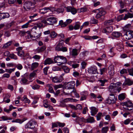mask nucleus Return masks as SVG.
<instances>
[{
    "label": "nucleus",
    "mask_w": 133,
    "mask_h": 133,
    "mask_svg": "<svg viewBox=\"0 0 133 133\" xmlns=\"http://www.w3.org/2000/svg\"><path fill=\"white\" fill-rule=\"evenodd\" d=\"M91 110L90 113L92 116H93L96 114L98 111V110L95 107H92L90 108Z\"/></svg>",
    "instance_id": "16"
},
{
    "label": "nucleus",
    "mask_w": 133,
    "mask_h": 133,
    "mask_svg": "<svg viewBox=\"0 0 133 133\" xmlns=\"http://www.w3.org/2000/svg\"><path fill=\"white\" fill-rule=\"evenodd\" d=\"M48 68L49 67H46L43 69V72L44 74L45 75H47V74Z\"/></svg>",
    "instance_id": "61"
},
{
    "label": "nucleus",
    "mask_w": 133,
    "mask_h": 133,
    "mask_svg": "<svg viewBox=\"0 0 133 133\" xmlns=\"http://www.w3.org/2000/svg\"><path fill=\"white\" fill-rule=\"evenodd\" d=\"M75 84V81H72L67 83L65 85V88L67 89H73Z\"/></svg>",
    "instance_id": "8"
},
{
    "label": "nucleus",
    "mask_w": 133,
    "mask_h": 133,
    "mask_svg": "<svg viewBox=\"0 0 133 133\" xmlns=\"http://www.w3.org/2000/svg\"><path fill=\"white\" fill-rule=\"evenodd\" d=\"M12 41H9L6 43L4 44L3 46V48L4 49H6L9 46H10L11 44Z\"/></svg>",
    "instance_id": "36"
},
{
    "label": "nucleus",
    "mask_w": 133,
    "mask_h": 133,
    "mask_svg": "<svg viewBox=\"0 0 133 133\" xmlns=\"http://www.w3.org/2000/svg\"><path fill=\"white\" fill-rule=\"evenodd\" d=\"M80 25L81 23L79 22H76L75 25L74 26V29L75 30L78 29L80 28Z\"/></svg>",
    "instance_id": "38"
},
{
    "label": "nucleus",
    "mask_w": 133,
    "mask_h": 133,
    "mask_svg": "<svg viewBox=\"0 0 133 133\" xmlns=\"http://www.w3.org/2000/svg\"><path fill=\"white\" fill-rule=\"evenodd\" d=\"M128 70L129 74L130 75L133 76V68H131L128 69Z\"/></svg>",
    "instance_id": "55"
},
{
    "label": "nucleus",
    "mask_w": 133,
    "mask_h": 133,
    "mask_svg": "<svg viewBox=\"0 0 133 133\" xmlns=\"http://www.w3.org/2000/svg\"><path fill=\"white\" fill-rule=\"evenodd\" d=\"M17 54L19 56L21 57L23 56L24 55V52L22 51L18 52Z\"/></svg>",
    "instance_id": "59"
},
{
    "label": "nucleus",
    "mask_w": 133,
    "mask_h": 133,
    "mask_svg": "<svg viewBox=\"0 0 133 133\" xmlns=\"http://www.w3.org/2000/svg\"><path fill=\"white\" fill-rule=\"evenodd\" d=\"M38 65V63L37 62H34L32 64L31 66V68L34 70L35 68H37Z\"/></svg>",
    "instance_id": "44"
},
{
    "label": "nucleus",
    "mask_w": 133,
    "mask_h": 133,
    "mask_svg": "<svg viewBox=\"0 0 133 133\" xmlns=\"http://www.w3.org/2000/svg\"><path fill=\"white\" fill-rule=\"evenodd\" d=\"M10 15L8 13H0V19L6 18H8Z\"/></svg>",
    "instance_id": "18"
},
{
    "label": "nucleus",
    "mask_w": 133,
    "mask_h": 133,
    "mask_svg": "<svg viewBox=\"0 0 133 133\" xmlns=\"http://www.w3.org/2000/svg\"><path fill=\"white\" fill-rule=\"evenodd\" d=\"M56 18L54 17H50L42 21V22L45 25H52L56 23Z\"/></svg>",
    "instance_id": "2"
},
{
    "label": "nucleus",
    "mask_w": 133,
    "mask_h": 133,
    "mask_svg": "<svg viewBox=\"0 0 133 133\" xmlns=\"http://www.w3.org/2000/svg\"><path fill=\"white\" fill-rule=\"evenodd\" d=\"M102 113L101 112H99L96 116L97 119V121L99 120L101 118V117L102 116Z\"/></svg>",
    "instance_id": "51"
},
{
    "label": "nucleus",
    "mask_w": 133,
    "mask_h": 133,
    "mask_svg": "<svg viewBox=\"0 0 133 133\" xmlns=\"http://www.w3.org/2000/svg\"><path fill=\"white\" fill-rule=\"evenodd\" d=\"M52 77V81L54 83L61 82L62 81V80L58 77L55 76L53 77Z\"/></svg>",
    "instance_id": "25"
},
{
    "label": "nucleus",
    "mask_w": 133,
    "mask_h": 133,
    "mask_svg": "<svg viewBox=\"0 0 133 133\" xmlns=\"http://www.w3.org/2000/svg\"><path fill=\"white\" fill-rule=\"evenodd\" d=\"M27 79L25 78H22L20 81V82L22 84L24 85L27 84Z\"/></svg>",
    "instance_id": "40"
},
{
    "label": "nucleus",
    "mask_w": 133,
    "mask_h": 133,
    "mask_svg": "<svg viewBox=\"0 0 133 133\" xmlns=\"http://www.w3.org/2000/svg\"><path fill=\"white\" fill-rule=\"evenodd\" d=\"M19 70H21L23 68L22 65L20 64H18L16 66Z\"/></svg>",
    "instance_id": "60"
},
{
    "label": "nucleus",
    "mask_w": 133,
    "mask_h": 133,
    "mask_svg": "<svg viewBox=\"0 0 133 133\" xmlns=\"http://www.w3.org/2000/svg\"><path fill=\"white\" fill-rule=\"evenodd\" d=\"M88 10L85 7H83L80 9H78V12L79 13L84 12L87 11Z\"/></svg>",
    "instance_id": "33"
},
{
    "label": "nucleus",
    "mask_w": 133,
    "mask_h": 133,
    "mask_svg": "<svg viewBox=\"0 0 133 133\" xmlns=\"http://www.w3.org/2000/svg\"><path fill=\"white\" fill-rule=\"evenodd\" d=\"M100 74L101 75H103L104 72L107 71V69L105 68H103L100 69Z\"/></svg>",
    "instance_id": "49"
},
{
    "label": "nucleus",
    "mask_w": 133,
    "mask_h": 133,
    "mask_svg": "<svg viewBox=\"0 0 133 133\" xmlns=\"http://www.w3.org/2000/svg\"><path fill=\"white\" fill-rule=\"evenodd\" d=\"M123 105L125 106L128 108H125L126 110H130L133 108V104L131 101L129 100L123 103Z\"/></svg>",
    "instance_id": "5"
},
{
    "label": "nucleus",
    "mask_w": 133,
    "mask_h": 133,
    "mask_svg": "<svg viewBox=\"0 0 133 133\" xmlns=\"http://www.w3.org/2000/svg\"><path fill=\"white\" fill-rule=\"evenodd\" d=\"M122 33L118 31H114L112 33V35L113 37L118 38L122 36Z\"/></svg>",
    "instance_id": "17"
},
{
    "label": "nucleus",
    "mask_w": 133,
    "mask_h": 133,
    "mask_svg": "<svg viewBox=\"0 0 133 133\" xmlns=\"http://www.w3.org/2000/svg\"><path fill=\"white\" fill-rule=\"evenodd\" d=\"M70 95L71 96L73 97L74 96L77 98H79V94L77 92L76 89H74L72 91L70 92Z\"/></svg>",
    "instance_id": "21"
},
{
    "label": "nucleus",
    "mask_w": 133,
    "mask_h": 133,
    "mask_svg": "<svg viewBox=\"0 0 133 133\" xmlns=\"http://www.w3.org/2000/svg\"><path fill=\"white\" fill-rule=\"evenodd\" d=\"M117 48L119 51H120L123 49V46L122 44H119L117 45Z\"/></svg>",
    "instance_id": "46"
},
{
    "label": "nucleus",
    "mask_w": 133,
    "mask_h": 133,
    "mask_svg": "<svg viewBox=\"0 0 133 133\" xmlns=\"http://www.w3.org/2000/svg\"><path fill=\"white\" fill-rule=\"evenodd\" d=\"M32 89L34 90H38L39 89L40 86L37 84H35L34 85H30Z\"/></svg>",
    "instance_id": "39"
},
{
    "label": "nucleus",
    "mask_w": 133,
    "mask_h": 133,
    "mask_svg": "<svg viewBox=\"0 0 133 133\" xmlns=\"http://www.w3.org/2000/svg\"><path fill=\"white\" fill-rule=\"evenodd\" d=\"M15 70V68H14L12 69H5V71L11 74L12 72H14Z\"/></svg>",
    "instance_id": "43"
},
{
    "label": "nucleus",
    "mask_w": 133,
    "mask_h": 133,
    "mask_svg": "<svg viewBox=\"0 0 133 133\" xmlns=\"http://www.w3.org/2000/svg\"><path fill=\"white\" fill-rule=\"evenodd\" d=\"M39 12L41 14H45L48 12H50V10L49 8H44L40 9Z\"/></svg>",
    "instance_id": "22"
},
{
    "label": "nucleus",
    "mask_w": 133,
    "mask_h": 133,
    "mask_svg": "<svg viewBox=\"0 0 133 133\" xmlns=\"http://www.w3.org/2000/svg\"><path fill=\"white\" fill-rule=\"evenodd\" d=\"M114 19H112L105 21L104 22V24L105 25H109L113 23L114 21Z\"/></svg>",
    "instance_id": "27"
},
{
    "label": "nucleus",
    "mask_w": 133,
    "mask_h": 133,
    "mask_svg": "<svg viewBox=\"0 0 133 133\" xmlns=\"http://www.w3.org/2000/svg\"><path fill=\"white\" fill-rule=\"evenodd\" d=\"M9 57H10L11 59H14L15 60H16L17 59V56L13 54H10Z\"/></svg>",
    "instance_id": "47"
},
{
    "label": "nucleus",
    "mask_w": 133,
    "mask_h": 133,
    "mask_svg": "<svg viewBox=\"0 0 133 133\" xmlns=\"http://www.w3.org/2000/svg\"><path fill=\"white\" fill-rule=\"evenodd\" d=\"M35 30L34 31H33V34L30 33L28 34V36L29 38H34L35 39H37L39 38L41 35V32L40 31L38 32Z\"/></svg>",
    "instance_id": "6"
},
{
    "label": "nucleus",
    "mask_w": 133,
    "mask_h": 133,
    "mask_svg": "<svg viewBox=\"0 0 133 133\" xmlns=\"http://www.w3.org/2000/svg\"><path fill=\"white\" fill-rule=\"evenodd\" d=\"M70 54L73 56H77L78 54V50L76 49H72L71 48H69Z\"/></svg>",
    "instance_id": "15"
},
{
    "label": "nucleus",
    "mask_w": 133,
    "mask_h": 133,
    "mask_svg": "<svg viewBox=\"0 0 133 133\" xmlns=\"http://www.w3.org/2000/svg\"><path fill=\"white\" fill-rule=\"evenodd\" d=\"M86 120L88 123H93L95 122V120L94 119V117H90L87 119Z\"/></svg>",
    "instance_id": "35"
},
{
    "label": "nucleus",
    "mask_w": 133,
    "mask_h": 133,
    "mask_svg": "<svg viewBox=\"0 0 133 133\" xmlns=\"http://www.w3.org/2000/svg\"><path fill=\"white\" fill-rule=\"evenodd\" d=\"M58 65H62L64 64L66 62L67 60L66 58L64 57L63 56V58H60V60L59 61Z\"/></svg>",
    "instance_id": "19"
},
{
    "label": "nucleus",
    "mask_w": 133,
    "mask_h": 133,
    "mask_svg": "<svg viewBox=\"0 0 133 133\" xmlns=\"http://www.w3.org/2000/svg\"><path fill=\"white\" fill-rule=\"evenodd\" d=\"M114 67L113 65L109 66L108 68V73L110 75L113 76L114 74Z\"/></svg>",
    "instance_id": "13"
},
{
    "label": "nucleus",
    "mask_w": 133,
    "mask_h": 133,
    "mask_svg": "<svg viewBox=\"0 0 133 133\" xmlns=\"http://www.w3.org/2000/svg\"><path fill=\"white\" fill-rule=\"evenodd\" d=\"M90 23L93 24H96L98 22V21L94 18H92L90 20Z\"/></svg>",
    "instance_id": "56"
},
{
    "label": "nucleus",
    "mask_w": 133,
    "mask_h": 133,
    "mask_svg": "<svg viewBox=\"0 0 133 133\" xmlns=\"http://www.w3.org/2000/svg\"><path fill=\"white\" fill-rule=\"evenodd\" d=\"M120 4V6L121 8H124V6L125 5V3L122 1H120L119 2Z\"/></svg>",
    "instance_id": "58"
},
{
    "label": "nucleus",
    "mask_w": 133,
    "mask_h": 133,
    "mask_svg": "<svg viewBox=\"0 0 133 133\" xmlns=\"http://www.w3.org/2000/svg\"><path fill=\"white\" fill-rule=\"evenodd\" d=\"M59 24L61 27H65L67 25L66 22H63L62 20L59 21Z\"/></svg>",
    "instance_id": "41"
},
{
    "label": "nucleus",
    "mask_w": 133,
    "mask_h": 133,
    "mask_svg": "<svg viewBox=\"0 0 133 133\" xmlns=\"http://www.w3.org/2000/svg\"><path fill=\"white\" fill-rule=\"evenodd\" d=\"M127 72V71L126 69H123L122 70H121L120 72V73L121 74H126Z\"/></svg>",
    "instance_id": "62"
},
{
    "label": "nucleus",
    "mask_w": 133,
    "mask_h": 133,
    "mask_svg": "<svg viewBox=\"0 0 133 133\" xmlns=\"http://www.w3.org/2000/svg\"><path fill=\"white\" fill-rule=\"evenodd\" d=\"M66 10L67 12H71L73 15L75 14L77 12L76 9L71 6L67 7L66 8Z\"/></svg>",
    "instance_id": "14"
},
{
    "label": "nucleus",
    "mask_w": 133,
    "mask_h": 133,
    "mask_svg": "<svg viewBox=\"0 0 133 133\" xmlns=\"http://www.w3.org/2000/svg\"><path fill=\"white\" fill-rule=\"evenodd\" d=\"M43 26V25L42 23H39L37 24L35 26L33 27L31 31V33L33 34V31H34L35 30H36L38 28L39 30Z\"/></svg>",
    "instance_id": "12"
},
{
    "label": "nucleus",
    "mask_w": 133,
    "mask_h": 133,
    "mask_svg": "<svg viewBox=\"0 0 133 133\" xmlns=\"http://www.w3.org/2000/svg\"><path fill=\"white\" fill-rule=\"evenodd\" d=\"M39 99V97H35L34 98V99L33 102L32 103V104L33 105L37 103L38 100Z\"/></svg>",
    "instance_id": "50"
},
{
    "label": "nucleus",
    "mask_w": 133,
    "mask_h": 133,
    "mask_svg": "<svg viewBox=\"0 0 133 133\" xmlns=\"http://www.w3.org/2000/svg\"><path fill=\"white\" fill-rule=\"evenodd\" d=\"M46 49V46H44L40 48H38L36 49V51L37 53H40L44 51Z\"/></svg>",
    "instance_id": "24"
},
{
    "label": "nucleus",
    "mask_w": 133,
    "mask_h": 133,
    "mask_svg": "<svg viewBox=\"0 0 133 133\" xmlns=\"http://www.w3.org/2000/svg\"><path fill=\"white\" fill-rule=\"evenodd\" d=\"M63 85L62 84L56 85L54 86V88L55 90H57L58 89L62 88Z\"/></svg>",
    "instance_id": "53"
},
{
    "label": "nucleus",
    "mask_w": 133,
    "mask_h": 133,
    "mask_svg": "<svg viewBox=\"0 0 133 133\" xmlns=\"http://www.w3.org/2000/svg\"><path fill=\"white\" fill-rule=\"evenodd\" d=\"M32 3L30 1L25 2L24 4V8L26 10L29 9L32 6Z\"/></svg>",
    "instance_id": "11"
},
{
    "label": "nucleus",
    "mask_w": 133,
    "mask_h": 133,
    "mask_svg": "<svg viewBox=\"0 0 133 133\" xmlns=\"http://www.w3.org/2000/svg\"><path fill=\"white\" fill-rule=\"evenodd\" d=\"M24 101L26 103L29 104L30 103V101L25 96L24 97Z\"/></svg>",
    "instance_id": "64"
},
{
    "label": "nucleus",
    "mask_w": 133,
    "mask_h": 133,
    "mask_svg": "<svg viewBox=\"0 0 133 133\" xmlns=\"http://www.w3.org/2000/svg\"><path fill=\"white\" fill-rule=\"evenodd\" d=\"M88 72L89 73L92 74L98 73L97 68L95 66H92L89 68L88 69Z\"/></svg>",
    "instance_id": "9"
},
{
    "label": "nucleus",
    "mask_w": 133,
    "mask_h": 133,
    "mask_svg": "<svg viewBox=\"0 0 133 133\" xmlns=\"http://www.w3.org/2000/svg\"><path fill=\"white\" fill-rule=\"evenodd\" d=\"M36 124V122L34 121L31 120L29 121L25 125V128L26 129H33L35 127Z\"/></svg>",
    "instance_id": "7"
},
{
    "label": "nucleus",
    "mask_w": 133,
    "mask_h": 133,
    "mask_svg": "<svg viewBox=\"0 0 133 133\" xmlns=\"http://www.w3.org/2000/svg\"><path fill=\"white\" fill-rule=\"evenodd\" d=\"M3 55L5 56L9 57L10 55V53L9 51H6L4 52Z\"/></svg>",
    "instance_id": "63"
},
{
    "label": "nucleus",
    "mask_w": 133,
    "mask_h": 133,
    "mask_svg": "<svg viewBox=\"0 0 133 133\" xmlns=\"http://www.w3.org/2000/svg\"><path fill=\"white\" fill-rule=\"evenodd\" d=\"M122 83L119 82L111 84L109 86V91L113 94L116 92L117 91L119 92L122 89L120 87Z\"/></svg>",
    "instance_id": "1"
},
{
    "label": "nucleus",
    "mask_w": 133,
    "mask_h": 133,
    "mask_svg": "<svg viewBox=\"0 0 133 133\" xmlns=\"http://www.w3.org/2000/svg\"><path fill=\"white\" fill-rule=\"evenodd\" d=\"M37 71L35 70L30 73L29 75V79H32V78L36 76V75Z\"/></svg>",
    "instance_id": "31"
},
{
    "label": "nucleus",
    "mask_w": 133,
    "mask_h": 133,
    "mask_svg": "<svg viewBox=\"0 0 133 133\" xmlns=\"http://www.w3.org/2000/svg\"><path fill=\"white\" fill-rule=\"evenodd\" d=\"M117 98L113 93L110 94L108 98L106 100V102L109 104L114 103L116 101Z\"/></svg>",
    "instance_id": "3"
},
{
    "label": "nucleus",
    "mask_w": 133,
    "mask_h": 133,
    "mask_svg": "<svg viewBox=\"0 0 133 133\" xmlns=\"http://www.w3.org/2000/svg\"><path fill=\"white\" fill-rule=\"evenodd\" d=\"M41 57V56L39 55H35L34 56H33L32 58H34L35 60H37L39 59Z\"/></svg>",
    "instance_id": "57"
},
{
    "label": "nucleus",
    "mask_w": 133,
    "mask_h": 133,
    "mask_svg": "<svg viewBox=\"0 0 133 133\" xmlns=\"http://www.w3.org/2000/svg\"><path fill=\"white\" fill-rule=\"evenodd\" d=\"M133 17V15L132 14L128 13L125 15L123 19L126 20L128 18H131Z\"/></svg>",
    "instance_id": "28"
},
{
    "label": "nucleus",
    "mask_w": 133,
    "mask_h": 133,
    "mask_svg": "<svg viewBox=\"0 0 133 133\" xmlns=\"http://www.w3.org/2000/svg\"><path fill=\"white\" fill-rule=\"evenodd\" d=\"M47 85L49 87V92L51 93H54V91L53 90L52 85L50 84H48Z\"/></svg>",
    "instance_id": "45"
},
{
    "label": "nucleus",
    "mask_w": 133,
    "mask_h": 133,
    "mask_svg": "<svg viewBox=\"0 0 133 133\" xmlns=\"http://www.w3.org/2000/svg\"><path fill=\"white\" fill-rule=\"evenodd\" d=\"M131 29H132V28L131 24H128L124 27L123 29L124 31H127Z\"/></svg>",
    "instance_id": "32"
},
{
    "label": "nucleus",
    "mask_w": 133,
    "mask_h": 133,
    "mask_svg": "<svg viewBox=\"0 0 133 133\" xmlns=\"http://www.w3.org/2000/svg\"><path fill=\"white\" fill-rule=\"evenodd\" d=\"M62 68L65 72L67 73L69 72L70 69L66 66H62Z\"/></svg>",
    "instance_id": "37"
},
{
    "label": "nucleus",
    "mask_w": 133,
    "mask_h": 133,
    "mask_svg": "<svg viewBox=\"0 0 133 133\" xmlns=\"http://www.w3.org/2000/svg\"><path fill=\"white\" fill-rule=\"evenodd\" d=\"M109 129V128L107 127H103L101 130L102 133H107Z\"/></svg>",
    "instance_id": "42"
},
{
    "label": "nucleus",
    "mask_w": 133,
    "mask_h": 133,
    "mask_svg": "<svg viewBox=\"0 0 133 133\" xmlns=\"http://www.w3.org/2000/svg\"><path fill=\"white\" fill-rule=\"evenodd\" d=\"M125 94L122 93L119 94L118 96V99L121 101L124 99L125 98Z\"/></svg>",
    "instance_id": "34"
},
{
    "label": "nucleus",
    "mask_w": 133,
    "mask_h": 133,
    "mask_svg": "<svg viewBox=\"0 0 133 133\" xmlns=\"http://www.w3.org/2000/svg\"><path fill=\"white\" fill-rule=\"evenodd\" d=\"M54 63L53 60L51 58H48L45 59L44 62L45 65L50 64Z\"/></svg>",
    "instance_id": "23"
},
{
    "label": "nucleus",
    "mask_w": 133,
    "mask_h": 133,
    "mask_svg": "<svg viewBox=\"0 0 133 133\" xmlns=\"http://www.w3.org/2000/svg\"><path fill=\"white\" fill-rule=\"evenodd\" d=\"M107 81L105 79H100L97 82L99 85L101 86H104V83Z\"/></svg>",
    "instance_id": "30"
},
{
    "label": "nucleus",
    "mask_w": 133,
    "mask_h": 133,
    "mask_svg": "<svg viewBox=\"0 0 133 133\" xmlns=\"http://www.w3.org/2000/svg\"><path fill=\"white\" fill-rule=\"evenodd\" d=\"M63 58V56H55L54 58V60L55 63H58L59 61L60 60V58Z\"/></svg>",
    "instance_id": "29"
},
{
    "label": "nucleus",
    "mask_w": 133,
    "mask_h": 133,
    "mask_svg": "<svg viewBox=\"0 0 133 133\" xmlns=\"http://www.w3.org/2000/svg\"><path fill=\"white\" fill-rule=\"evenodd\" d=\"M51 37L52 38H55L57 36V34L54 31H53L50 33Z\"/></svg>",
    "instance_id": "52"
},
{
    "label": "nucleus",
    "mask_w": 133,
    "mask_h": 133,
    "mask_svg": "<svg viewBox=\"0 0 133 133\" xmlns=\"http://www.w3.org/2000/svg\"><path fill=\"white\" fill-rule=\"evenodd\" d=\"M128 32V34L127 33H126L124 35H126L128 37V38H127V37H125L127 39H129L131 38H133V31H129Z\"/></svg>",
    "instance_id": "26"
},
{
    "label": "nucleus",
    "mask_w": 133,
    "mask_h": 133,
    "mask_svg": "<svg viewBox=\"0 0 133 133\" xmlns=\"http://www.w3.org/2000/svg\"><path fill=\"white\" fill-rule=\"evenodd\" d=\"M12 123H19L20 124L22 123V122H21V119H16L15 120H13L12 121Z\"/></svg>",
    "instance_id": "54"
},
{
    "label": "nucleus",
    "mask_w": 133,
    "mask_h": 133,
    "mask_svg": "<svg viewBox=\"0 0 133 133\" xmlns=\"http://www.w3.org/2000/svg\"><path fill=\"white\" fill-rule=\"evenodd\" d=\"M133 84V81L129 79L127 80L123 84V85L130 86Z\"/></svg>",
    "instance_id": "20"
},
{
    "label": "nucleus",
    "mask_w": 133,
    "mask_h": 133,
    "mask_svg": "<svg viewBox=\"0 0 133 133\" xmlns=\"http://www.w3.org/2000/svg\"><path fill=\"white\" fill-rule=\"evenodd\" d=\"M113 30V28L112 26H108L104 29L103 32L108 35L111 33Z\"/></svg>",
    "instance_id": "10"
},
{
    "label": "nucleus",
    "mask_w": 133,
    "mask_h": 133,
    "mask_svg": "<svg viewBox=\"0 0 133 133\" xmlns=\"http://www.w3.org/2000/svg\"><path fill=\"white\" fill-rule=\"evenodd\" d=\"M95 11V12L97 13L95 16L97 19L100 18L101 16L104 15L106 13V11L101 8L97 9Z\"/></svg>",
    "instance_id": "4"
},
{
    "label": "nucleus",
    "mask_w": 133,
    "mask_h": 133,
    "mask_svg": "<svg viewBox=\"0 0 133 133\" xmlns=\"http://www.w3.org/2000/svg\"><path fill=\"white\" fill-rule=\"evenodd\" d=\"M61 44L60 43H59L55 47V49L57 51H60L61 50V48L60 46Z\"/></svg>",
    "instance_id": "48"
}]
</instances>
